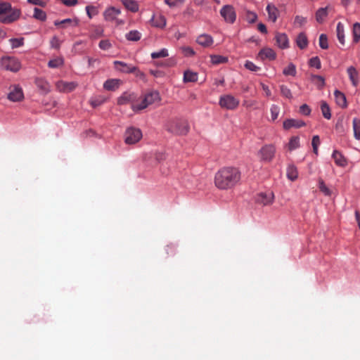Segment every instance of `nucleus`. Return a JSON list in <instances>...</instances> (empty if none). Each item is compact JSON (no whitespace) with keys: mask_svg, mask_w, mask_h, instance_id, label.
Here are the masks:
<instances>
[{"mask_svg":"<svg viewBox=\"0 0 360 360\" xmlns=\"http://www.w3.org/2000/svg\"><path fill=\"white\" fill-rule=\"evenodd\" d=\"M240 178L241 173L238 168L225 167L215 174L214 184L221 190H228L237 185Z\"/></svg>","mask_w":360,"mask_h":360,"instance_id":"f257e3e1","label":"nucleus"},{"mask_svg":"<svg viewBox=\"0 0 360 360\" xmlns=\"http://www.w3.org/2000/svg\"><path fill=\"white\" fill-rule=\"evenodd\" d=\"M21 11L8 2H0V22L11 24L20 18Z\"/></svg>","mask_w":360,"mask_h":360,"instance_id":"f03ea898","label":"nucleus"},{"mask_svg":"<svg viewBox=\"0 0 360 360\" xmlns=\"http://www.w3.org/2000/svg\"><path fill=\"white\" fill-rule=\"evenodd\" d=\"M160 96L158 91H149L146 94L140 104L132 105V110L134 111L141 110L146 108L148 105L160 102Z\"/></svg>","mask_w":360,"mask_h":360,"instance_id":"7ed1b4c3","label":"nucleus"},{"mask_svg":"<svg viewBox=\"0 0 360 360\" xmlns=\"http://www.w3.org/2000/svg\"><path fill=\"white\" fill-rule=\"evenodd\" d=\"M167 129L172 134L185 135L188 132L190 127L187 121L175 120L168 123Z\"/></svg>","mask_w":360,"mask_h":360,"instance_id":"20e7f679","label":"nucleus"},{"mask_svg":"<svg viewBox=\"0 0 360 360\" xmlns=\"http://www.w3.org/2000/svg\"><path fill=\"white\" fill-rule=\"evenodd\" d=\"M142 138L141 131L136 127H129L124 133V141L128 145L135 144Z\"/></svg>","mask_w":360,"mask_h":360,"instance_id":"39448f33","label":"nucleus"},{"mask_svg":"<svg viewBox=\"0 0 360 360\" xmlns=\"http://www.w3.org/2000/svg\"><path fill=\"white\" fill-rule=\"evenodd\" d=\"M219 103L222 108L233 110L239 105L240 101L231 94H226L220 97Z\"/></svg>","mask_w":360,"mask_h":360,"instance_id":"423d86ee","label":"nucleus"},{"mask_svg":"<svg viewBox=\"0 0 360 360\" xmlns=\"http://www.w3.org/2000/svg\"><path fill=\"white\" fill-rule=\"evenodd\" d=\"M0 65L3 69L12 72H18L20 69V63L13 57H3L0 60Z\"/></svg>","mask_w":360,"mask_h":360,"instance_id":"0eeeda50","label":"nucleus"},{"mask_svg":"<svg viewBox=\"0 0 360 360\" xmlns=\"http://www.w3.org/2000/svg\"><path fill=\"white\" fill-rule=\"evenodd\" d=\"M276 148L274 146L265 145L258 152V156L261 161L270 162L275 156Z\"/></svg>","mask_w":360,"mask_h":360,"instance_id":"6e6552de","label":"nucleus"},{"mask_svg":"<svg viewBox=\"0 0 360 360\" xmlns=\"http://www.w3.org/2000/svg\"><path fill=\"white\" fill-rule=\"evenodd\" d=\"M220 14L228 23L233 24L236 21V13L231 6L226 5L223 6L220 11Z\"/></svg>","mask_w":360,"mask_h":360,"instance_id":"1a4fd4ad","label":"nucleus"},{"mask_svg":"<svg viewBox=\"0 0 360 360\" xmlns=\"http://www.w3.org/2000/svg\"><path fill=\"white\" fill-rule=\"evenodd\" d=\"M136 95L134 93L126 91L124 92L118 98H117V104L118 105H127L134 103V102L136 100Z\"/></svg>","mask_w":360,"mask_h":360,"instance_id":"9d476101","label":"nucleus"},{"mask_svg":"<svg viewBox=\"0 0 360 360\" xmlns=\"http://www.w3.org/2000/svg\"><path fill=\"white\" fill-rule=\"evenodd\" d=\"M24 98V94L22 92V89L19 86H13L11 89V91L8 95V98L13 102H18L22 100Z\"/></svg>","mask_w":360,"mask_h":360,"instance_id":"9b49d317","label":"nucleus"},{"mask_svg":"<svg viewBox=\"0 0 360 360\" xmlns=\"http://www.w3.org/2000/svg\"><path fill=\"white\" fill-rule=\"evenodd\" d=\"M274 194L272 192L260 193L256 198L257 202L262 205H267L273 202Z\"/></svg>","mask_w":360,"mask_h":360,"instance_id":"f8f14e48","label":"nucleus"},{"mask_svg":"<svg viewBox=\"0 0 360 360\" xmlns=\"http://www.w3.org/2000/svg\"><path fill=\"white\" fill-rule=\"evenodd\" d=\"M275 40L279 48L284 49L289 47V40L286 34L276 32Z\"/></svg>","mask_w":360,"mask_h":360,"instance_id":"ddd939ff","label":"nucleus"},{"mask_svg":"<svg viewBox=\"0 0 360 360\" xmlns=\"http://www.w3.org/2000/svg\"><path fill=\"white\" fill-rule=\"evenodd\" d=\"M77 86V84L71 82L59 81L56 83V88L59 91L70 92L73 91Z\"/></svg>","mask_w":360,"mask_h":360,"instance_id":"4468645a","label":"nucleus"},{"mask_svg":"<svg viewBox=\"0 0 360 360\" xmlns=\"http://www.w3.org/2000/svg\"><path fill=\"white\" fill-rule=\"evenodd\" d=\"M114 65L117 70L125 73L134 72L137 69L135 66L118 60L115 61Z\"/></svg>","mask_w":360,"mask_h":360,"instance_id":"2eb2a0df","label":"nucleus"},{"mask_svg":"<svg viewBox=\"0 0 360 360\" xmlns=\"http://www.w3.org/2000/svg\"><path fill=\"white\" fill-rule=\"evenodd\" d=\"M305 126V122L302 120L297 119H288L283 122V128L285 129H289L290 128H300Z\"/></svg>","mask_w":360,"mask_h":360,"instance_id":"dca6fc26","label":"nucleus"},{"mask_svg":"<svg viewBox=\"0 0 360 360\" xmlns=\"http://www.w3.org/2000/svg\"><path fill=\"white\" fill-rule=\"evenodd\" d=\"M120 9L115 7H110L105 10L104 17L106 20L112 21L117 20V17L120 14Z\"/></svg>","mask_w":360,"mask_h":360,"instance_id":"f3484780","label":"nucleus"},{"mask_svg":"<svg viewBox=\"0 0 360 360\" xmlns=\"http://www.w3.org/2000/svg\"><path fill=\"white\" fill-rule=\"evenodd\" d=\"M153 26L163 28L166 25V18L161 14H154L151 18Z\"/></svg>","mask_w":360,"mask_h":360,"instance_id":"a211bd4d","label":"nucleus"},{"mask_svg":"<svg viewBox=\"0 0 360 360\" xmlns=\"http://www.w3.org/2000/svg\"><path fill=\"white\" fill-rule=\"evenodd\" d=\"M122 82L117 79H110L105 82L103 87L108 91H115L119 88Z\"/></svg>","mask_w":360,"mask_h":360,"instance_id":"6ab92c4d","label":"nucleus"},{"mask_svg":"<svg viewBox=\"0 0 360 360\" xmlns=\"http://www.w3.org/2000/svg\"><path fill=\"white\" fill-rule=\"evenodd\" d=\"M259 56L262 60L269 59L271 60L276 58V54L273 49L270 48H265L259 51Z\"/></svg>","mask_w":360,"mask_h":360,"instance_id":"aec40b11","label":"nucleus"},{"mask_svg":"<svg viewBox=\"0 0 360 360\" xmlns=\"http://www.w3.org/2000/svg\"><path fill=\"white\" fill-rule=\"evenodd\" d=\"M266 9L268 13L269 19L275 22L279 14L278 8L273 4H268Z\"/></svg>","mask_w":360,"mask_h":360,"instance_id":"412c9836","label":"nucleus"},{"mask_svg":"<svg viewBox=\"0 0 360 360\" xmlns=\"http://www.w3.org/2000/svg\"><path fill=\"white\" fill-rule=\"evenodd\" d=\"M197 43L202 46L207 47L212 44L213 39L209 34H201L200 35L196 40Z\"/></svg>","mask_w":360,"mask_h":360,"instance_id":"4be33fe9","label":"nucleus"},{"mask_svg":"<svg viewBox=\"0 0 360 360\" xmlns=\"http://www.w3.org/2000/svg\"><path fill=\"white\" fill-rule=\"evenodd\" d=\"M335 102L342 108L347 107V100L345 95L338 90H335L334 92Z\"/></svg>","mask_w":360,"mask_h":360,"instance_id":"5701e85b","label":"nucleus"},{"mask_svg":"<svg viewBox=\"0 0 360 360\" xmlns=\"http://www.w3.org/2000/svg\"><path fill=\"white\" fill-rule=\"evenodd\" d=\"M332 157L338 166L345 167L347 165L346 159L338 150H334Z\"/></svg>","mask_w":360,"mask_h":360,"instance_id":"b1692460","label":"nucleus"},{"mask_svg":"<svg viewBox=\"0 0 360 360\" xmlns=\"http://www.w3.org/2000/svg\"><path fill=\"white\" fill-rule=\"evenodd\" d=\"M347 71L352 84L356 86L358 84V72L353 66L349 67Z\"/></svg>","mask_w":360,"mask_h":360,"instance_id":"393cba45","label":"nucleus"},{"mask_svg":"<svg viewBox=\"0 0 360 360\" xmlns=\"http://www.w3.org/2000/svg\"><path fill=\"white\" fill-rule=\"evenodd\" d=\"M286 175L290 181H295L297 179L298 172L297 167L292 165H288L287 167Z\"/></svg>","mask_w":360,"mask_h":360,"instance_id":"a878e982","label":"nucleus"},{"mask_svg":"<svg viewBox=\"0 0 360 360\" xmlns=\"http://www.w3.org/2000/svg\"><path fill=\"white\" fill-rule=\"evenodd\" d=\"M352 127L354 137L356 140H360V119L354 117L352 121Z\"/></svg>","mask_w":360,"mask_h":360,"instance_id":"bb28decb","label":"nucleus"},{"mask_svg":"<svg viewBox=\"0 0 360 360\" xmlns=\"http://www.w3.org/2000/svg\"><path fill=\"white\" fill-rule=\"evenodd\" d=\"M198 80V74L196 72L186 70L184 74V82H195Z\"/></svg>","mask_w":360,"mask_h":360,"instance_id":"cd10ccee","label":"nucleus"},{"mask_svg":"<svg viewBox=\"0 0 360 360\" xmlns=\"http://www.w3.org/2000/svg\"><path fill=\"white\" fill-rule=\"evenodd\" d=\"M337 37L340 43L342 45L345 44V30L344 25L342 22H339L337 25Z\"/></svg>","mask_w":360,"mask_h":360,"instance_id":"c85d7f7f","label":"nucleus"},{"mask_svg":"<svg viewBox=\"0 0 360 360\" xmlns=\"http://www.w3.org/2000/svg\"><path fill=\"white\" fill-rule=\"evenodd\" d=\"M328 15V7L321 8L316 13V20L318 22L322 23Z\"/></svg>","mask_w":360,"mask_h":360,"instance_id":"c756f323","label":"nucleus"},{"mask_svg":"<svg viewBox=\"0 0 360 360\" xmlns=\"http://www.w3.org/2000/svg\"><path fill=\"white\" fill-rule=\"evenodd\" d=\"M122 3L127 9L132 12H136L139 10L138 4L134 0H122Z\"/></svg>","mask_w":360,"mask_h":360,"instance_id":"7c9ffc66","label":"nucleus"},{"mask_svg":"<svg viewBox=\"0 0 360 360\" xmlns=\"http://www.w3.org/2000/svg\"><path fill=\"white\" fill-rule=\"evenodd\" d=\"M297 44L300 49H304L308 45V40L304 33H300L297 38Z\"/></svg>","mask_w":360,"mask_h":360,"instance_id":"2f4dec72","label":"nucleus"},{"mask_svg":"<svg viewBox=\"0 0 360 360\" xmlns=\"http://www.w3.org/2000/svg\"><path fill=\"white\" fill-rule=\"evenodd\" d=\"M300 147V138L298 136H292L288 145V150L292 151Z\"/></svg>","mask_w":360,"mask_h":360,"instance_id":"473e14b6","label":"nucleus"},{"mask_svg":"<svg viewBox=\"0 0 360 360\" xmlns=\"http://www.w3.org/2000/svg\"><path fill=\"white\" fill-rule=\"evenodd\" d=\"M141 34L136 30H131L126 34V38L129 41H137L141 39Z\"/></svg>","mask_w":360,"mask_h":360,"instance_id":"72a5a7b5","label":"nucleus"},{"mask_svg":"<svg viewBox=\"0 0 360 360\" xmlns=\"http://www.w3.org/2000/svg\"><path fill=\"white\" fill-rule=\"evenodd\" d=\"M24 38H11L9 39V42L11 45L12 49H16L21 47L24 45Z\"/></svg>","mask_w":360,"mask_h":360,"instance_id":"f704fd0d","label":"nucleus"},{"mask_svg":"<svg viewBox=\"0 0 360 360\" xmlns=\"http://www.w3.org/2000/svg\"><path fill=\"white\" fill-rule=\"evenodd\" d=\"M352 33L354 41L358 42L360 39V23L355 22L353 25Z\"/></svg>","mask_w":360,"mask_h":360,"instance_id":"c9c22d12","label":"nucleus"},{"mask_svg":"<svg viewBox=\"0 0 360 360\" xmlns=\"http://www.w3.org/2000/svg\"><path fill=\"white\" fill-rule=\"evenodd\" d=\"M280 88V92L282 96L288 98L292 99V94L291 92V90L285 85L282 84L279 86Z\"/></svg>","mask_w":360,"mask_h":360,"instance_id":"e433bc0d","label":"nucleus"},{"mask_svg":"<svg viewBox=\"0 0 360 360\" xmlns=\"http://www.w3.org/2000/svg\"><path fill=\"white\" fill-rule=\"evenodd\" d=\"M296 67L294 64L290 63L286 68H285L283 70V74L285 76H295L296 75Z\"/></svg>","mask_w":360,"mask_h":360,"instance_id":"4c0bfd02","label":"nucleus"},{"mask_svg":"<svg viewBox=\"0 0 360 360\" xmlns=\"http://www.w3.org/2000/svg\"><path fill=\"white\" fill-rule=\"evenodd\" d=\"M33 16L34 18L39 20L41 21H44L46 18V13L43 10L38 8H34Z\"/></svg>","mask_w":360,"mask_h":360,"instance_id":"58836bf2","label":"nucleus"},{"mask_svg":"<svg viewBox=\"0 0 360 360\" xmlns=\"http://www.w3.org/2000/svg\"><path fill=\"white\" fill-rule=\"evenodd\" d=\"M321 109L323 116L326 119L330 120L331 117L330 110L329 106L328 105V104L326 102H323L321 103Z\"/></svg>","mask_w":360,"mask_h":360,"instance_id":"ea45409f","label":"nucleus"},{"mask_svg":"<svg viewBox=\"0 0 360 360\" xmlns=\"http://www.w3.org/2000/svg\"><path fill=\"white\" fill-rule=\"evenodd\" d=\"M55 25H62L63 27H65L67 25L76 26L77 25V20H72L70 18H67L60 22L56 21Z\"/></svg>","mask_w":360,"mask_h":360,"instance_id":"a19ab883","label":"nucleus"},{"mask_svg":"<svg viewBox=\"0 0 360 360\" xmlns=\"http://www.w3.org/2000/svg\"><path fill=\"white\" fill-rule=\"evenodd\" d=\"M168 51L166 49H162L159 51L153 52L151 53V58L153 59L159 58H165L168 56Z\"/></svg>","mask_w":360,"mask_h":360,"instance_id":"79ce46f5","label":"nucleus"},{"mask_svg":"<svg viewBox=\"0 0 360 360\" xmlns=\"http://www.w3.org/2000/svg\"><path fill=\"white\" fill-rule=\"evenodd\" d=\"M321 143L320 138L318 135H315L312 138L311 145L313 148V152L314 154L318 155V147Z\"/></svg>","mask_w":360,"mask_h":360,"instance_id":"37998d69","label":"nucleus"},{"mask_svg":"<svg viewBox=\"0 0 360 360\" xmlns=\"http://www.w3.org/2000/svg\"><path fill=\"white\" fill-rule=\"evenodd\" d=\"M271 120L273 121L276 120L278 118L279 115L280 108L276 105H272L270 108Z\"/></svg>","mask_w":360,"mask_h":360,"instance_id":"c03bdc74","label":"nucleus"},{"mask_svg":"<svg viewBox=\"0 0 360 360\" xmlns=\"http://www.w3.org/2000/svg\"><path fill=\"white\" fill-rule=\"evenodd\" d=\"M319 46L323 49H327L328 48V38L324 34H321L319 37Z\"/></svg>","mask_w":360,"mask_h":360,"instance_id":"a18cd8bd","label":"nucleus"},{"mask_svg":"<svg viewBox=\"0 0 360 360\" xmlns=\"http://www.w3.org/2000/svg\"><path fill=\"white\" fill-rule=\"evenodd\" d=\"M319 188L320 189V191L326 195H331V191L326 186L325 183L323 182V181L322 179H320L319 181Z\"/></svg>","mask_w":360,"mask_h":360,"instance_id":"49530a36","label":"nucleus"},{"mask_svg":"<svg viewBox=\"0 0 360 360\" xmlns=\"http://www.w3.org/2000/svg\"><path fill=\"white\" fill-rule=\"evenodd\" d=\"M309 65L311 67H314L316 69H320L321 68V61L319 57H313L309 60Z\"/></svg>","mask_w":360,"mask_h":360,"instance_id":"de8ad7c7","label":"nucleus"},{"mask_svg":"<svg viewBox=\"0 0 360 360\" xmlns=\"http://www.w3.org/2000/svg\"><path fill=\"white\" fill-rule=\"evenodd\" d=\"M36 84L38 87L44 91H49V85L46 81H44L42 79H37L36 80Z\"/></svg>","mask_w":360,"mask_h":360,"instance_id":"09e8293b","label":"nucleus"},{"mask_svg":"<svg viewBox=\"0 0 360 360\" xmlns=\"http://www.w3.org/2000/svg\"><path fill=\"white\" fill-rule=\"evenodd\" d=\"M63 64V60L60 58H55L49 60L48 65L51 68H58Z\"/></svg>","mask_w":360,"mask_h":360,"instance_id":"8fccbe9b","label":"nucleus"},{"mask_svg":"<svg viewBox=\"0 0 360 360\" xmlns=\"http://www.w3.org/2000/svg\"><path fill=\"white\" fill-rule=\"evenodd\" d=\"M227 60L226 58L221 56H213L211 57V61L213 64H220L225 63Z\"/></svg>","mask_w":360,"mask_h":360,"instance_id":"3c124183","label":"nucleus"},{"mask_svg":"<svg viewBox=\"0 0 360 360\" xmlns=\"http://www.w3.org/2000/svg\"><path fill=\"white\" fill-rule=\"evenodd\" d=\"M86 11L89 18H91L93 16L97 15L98 13L97 8L93 6H87L86 7Z\"/></svg>","mask_w":360,"mask_h":360,"instance_id":"603ef678","label":"nucleus"},{"mask_svg":"<svg viewBox=\"0 0 360 360\" xmlns=\"http://www.w3.org/2000/svg\"><path fill=\"white\" fill-rule=\"evenodd\" d=\"M98 46L101 49L105 50V51L108 50L112 47V44H110L109 40H107V39L101 40L99 42Z\"/></svg>","mask_w":360,"mask_h":360,"instance_id":"864d4df0","label":"nucleus"},{"mask_svg":"<svg viewBox=\"0 0 360 360\" xmlns=\"http://www.w3.org/2000/svg\"><path fill=\"white\" fill-rule=\"evenodd\" d=\"M50 44L51 48L58 49L60 46V41L57 37L54 36L51 39Z\"/></svg>","mask_w":360,"mask_h":360,"instance_id":"5fc2aeb1","label":"nucleus"},{"mask_svg":"<svg viewBox=\"0 0 360 360\" xmlns=\"http://www.w3.org/2000/svg\"><path fill=\"white\" fill-rule=\"evenodd\" d=\"M300 112L304 115H309L311 112V109L308 105L303 104L300 107Z\"/></svg>","mask_w":360,"mask_h":360,"instance_id":"6e6d98bb","label":"nucleus"},{"mask_svg":"<svg viewBox=\"0 0 360 360\" xmlns=\"http://www.w3.org/2000/svg\"><path fill=\"white\" fill-rule=\"evenodd\" d=\"M245 67L249 70H251V71H253V72H256L257 70H259L260 68L259 67H257V65H255L251 61H246L245 64Z\"/></svg>","mask_w":360,"mask_h":360,"instance_id":"4d7b16f0","label":"nucleus"},{"mask_svg":"<svg viewBox=\"0 0 360 360\" xmlns=\"http://www.w3.org/2000/svg\"><path fill=\"white\" fill-rule=\"evenodd\" d=\"M103 34V30L100 27H95L94 30H92L91 37L96 38L102 36Z\"/></svg>","mask_w":360,"mask_h":360,"instance_id":"13d9d810","label":"nucleus"},{"mask_svg":"<svg viewBox=\"0 0 360 360\" xmlns=\"http://www.w3.org/2000/svg\"><path fill=\"white\" fill-rule=\"evenodd\" d=\"M165 2L169 6L174 7V6H176L179 4L182 3V0H165Z\"/></svg>","mask_w":360,"mask_h":360,"instance_id":"bf43d9fd","label":"nucleus"},{"mask_svg":"<svg viewBox=\"0 0 360 360\" xmlns=\"http://www.w3.org/2000/svg\"><path fill=\"white\" fill-rule=\"evenodd\" d=\"M183 52L186 56H192L195 54L193 49L189 46L184 47Z\"/></svg>","mask_w":360,"mask_h":360,"instance_id":"052dcab7","label":"nucleus"},{"mask_svg":"<svg viewBox=\"0 0 360 360\" xmlns=\"http://www.w3.org/2000/svg\"><path fill=\"white\" fill-rule=\"evenodd\" d=\"M305 22H306V18L302 16L297 15L295 18V23L297 25H299L301 26V25H304Z\"/></svg>","mask_w":360,"mask_h":360,"instance_id":"680f3d73","label":"nucleus"},{"mask_svg":"<svg viewBox=\"0 0 360 360\" xmlns=\"http://www.w3.org/2000/svg\"><path fill=\"white\" fill-rule=\"evenodd\" d=\"M257 29L262 33L266 34L267 32L266 27L263 23L258 24Z\"/></svg>","mask_w":360,"mask_h":360,"instance_id":"e2e57ef3","label":"nucleus"},{"mask_svg":"<svg viewBox=\"0 0 360 360\" xmlns=\"http://www.w3.org/2000/svg\"><path fill=\"white\" fill-rule=\"evenodd\" d=\"M262 87L264 91L265 92L266 96H270L271 95V92L266 85L262 84Z\"/></svg>","mask_w":360,"mask_h":360,"instance_id":"0e129e2a","label":"nucleus"},{"mask_svg":"<svg viewBox=\"0 0 360 360\" xmlns=\"http://www.w3.org/2000/svg\"><path fill=\"white\" fill-rule=\"evenodd\" d=\"M314 77L321 83V86H323L325 84V80L323 77L320 75H315Z\"/></svg>","mask_w":360,"mask_h":360,"instance_id":"69168bd1","label":"nucleus"},{"mask_svg":"<svg viewBox=\"0 0 360 360\" xmlns=\"http://www.w3.org/2000/svg\"><path fill=\"white\" fill-rule=\"evenodd\" d=\"M355 217H356V221L358 223V226H359V227L360 229V212H358V211H356Z\"/></svg>","mask_w":360,"mask_h":360,"instance_id":"338daca9","label":"nucleus"},{"mask_svg":"<svg viewBox=\"0 0 360 360\" xmlns=\"http://www.w3.org/2000/svg\"><path fill=\"white\" fill-rule=\"evenodd\" d=\"M27 1L33 5H41V0H27Z\"/></svg>","mask_w":360,"mask_h":360,"instance_id":"774afa93","label":"nucleus"}]
</instances>
